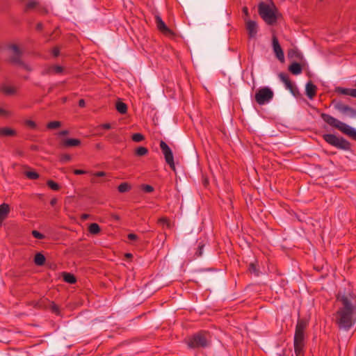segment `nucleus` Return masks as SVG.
<instances>
[{
	"label": "nucleus",
	"instance_id": "36",
	"mask_svg": "<svg viewBox=\"0 0 356 356\" xmlns=\"http://www.w3.org/2000/svg\"><path fill=\"white\" fill-rule=\"evenodd\" d=\"M47 184L51 189L54 191H58L60 189V186L52 180H48Z\"/></svg>",
	"mask_w": 356,
	"mask_h": 356
},
{
	"label": "nucleus",
	"instance_id": "5",
	"mask_svg": "<svg viewBox=\"0 0 356 356\" xmlns=\"http://www.w3.org/2000/svg\"><path fill=\"white\" fill-rule=\"evenodd\" d=\"M186 343L191 349L205 348L211 344V337L208 332L201 330L189 337Z\"/></svg>",
	"mask_w": 356,
	"mask_h": 356
},
{
	"label": "nucleus",
	"instance_id": "42",
	"mask_svg": "<svg viewBox=\"0 0 356 356\" xmlns=\"http://www.w3.org/2000/svg\"><path fill=\"white\" fill-rule=\"evenodd\" d=\"M32 235L33 237L38 239H43L44 238V234H41L37 230H33L32 231Z\"/></svg>",
	"mask_w": 356,
	"mask_h": 356
},
{
	"label": "nucleus",
	"instance_id": "57",
	"mask_svg": "<svg viewBox=\"0 0 356 356\" xmlns=\"http://www.w3.org/2000/svg\"><path fill=\"white\" fill-rule=\"evenodd\" d=\"M31 149L34 151H37L38 149V147L37 145H31Z\"/></svg>",
	"mask_w": 356,
	"mask_h": 356
},
{
	"label": "nucleus",
	"instance_id": "10",
	"mask_svg": "<svg viewBox=\"0 0 356 356\" xmlns=\"http://www.w3.org/2000/svg\"><path fill=\"white\" fill-rule=\"evenodd\" d=\"M160 148L164 155L165 162L170 165L172 170H175V165L174 162V156L168 144L163 140L160 142Z\"/></svg>",
	"mask_w": 356,
	"mask_h": 356
},
{
	"label": "nucleus",
	"instance_id": "41",
	"mask_svg": "<svg viewBox=\"0 0 356 356\" xmlns=\"http://www.w3.org/2000/svg\"><path fill=\"white\" fill-rule=\"evenodd\" d=\"M72 157L70 154H62L60 159V161L63 163L68 162L71 160Z\"/></svg>",
	"mask_w": 356,
	"mask_h": 356
},
{
	"label": "nucleus",
	"instance_id": "25",
	"mask_svg": "<svg viewBox=\"0 0 356 356\" xmlns=\"http://www.w3.org/2000/svg\"><path fill=\"white\" fill-rule=\"evenodd\" d=\"M1 90L6 95H14L16 92V88L11 86L3 85L1 86Z\"/></svg>",
	"mask_w": 356,
	"mask_h": 356
},
{
	"label": "nucleus",
	"instance_id": "14",
	"mask_svg": "<svg viewBox=\"0 0 356 356\" xmlns=\"http://www.w3.org/2000/svg\"><path fill=\"white\" fill-rule=\"evenodd\" d=\"M63 72V67L60 65H51L43 70L41 72L42 75L51 74H60Z\"/></svg>",
	"mask_w": 356,
	"mask_h": 356
},
{
	"label": "nucleus",
	"instance_id": "7",
	"mask_svg": "<svg viewBox=\"0 0 356 356\" xmlns=\"http://www.w3.org/2000/svg\"><path fill=\"white\" fill-rule=\"evenodd\" d=\"M323 138L327 143L337 149L348 151L351 148L350 143L343 137H337L332 134H325L323 135Z\"/></svg>",
	"mask_w": 356,
	"mask_h": 356
},
{
	"label": "nucleus",
	"instance_id": "33",
	"mask_svg": "<svg viewBox=\"0 0 356 356\" xmlns=\"http://www.w3.org/2000/svg\"><path fill=\"white\" fill-rule=\"evenodd\" d=\"M61 126V122L59 121H51L47 124V128L48 129H55L59 128Z\"/></svg>",
	"mask_w": 356,
	"mask_h": 356
},
{
	"label": "nucleus",
	"instance_id": "47",
	"mask_svg": "<svg viewBox=\"0 0 356 356\" xmlns=\"http://www.w3.org/2000/svg\"><path fill=\"white\" fill-rule=\"evenodd\" d=\"M52 54L54 55V56L55 57H57L59 56L60 54V50L58 47H54L53 49H52Z\"/></svg>",
	"mask_w": 356,
	"mask_h": 356
},
{
	"label": "nucleus",
	"instance_id": "2",
	"mask_svg": "<svg viewBox=\"0 0 356 356\" xmlns=\"http://www.w3.org/2000/svg\"><path fill=\"white\" fill-rule=\"evenodd\" d=\"M308 324V321L305 318H298L297 321L293 339L294 352L296 356H304L305 330Z\"/></svg>",
	"mask_w": 356,
	"mask_h": 356
},
{
	"label": "nucleus",
	"instance_id": "31",
	"mask_svg": "<svg viewBox=\"0 0 356 356\" xmlns=\"http://www.w3.org/2000/svg\"><path fill=\"white\" fill-rule=\"evenodd\" d=\"M130 189L131 186L127 182H123L120 184L118 187V190L120 193H126L129 191Z\"/></svg>",
	"mask_w": 356,
	"mask_h": 356
},
{
	"label": "nucleus",
	"instance_id": "18",
	"mask_svg": "<svg viewBox=\"0 0 356 356\" xmlns=\"http://www.w3.org/2000/svg\"><path fill=\"white\" fill-rule=\"evenodd\" d=\"M81 144V140L76 138H67L65 139L62 142V145L64 147H76L79 146Z\"/></svg>",
	"mask_w": 356,
	"mask_h": 356
},
{
	"label": "nucleus",
	"instance_id": "38",
	"mask_svg": "<svg viewBox=\"0 0 356 356\" xmlns=\"http://www.w3.org/2000/svg\"><path fill=\"white\" fill-rule=\"evenodd\" d=\"M279 77L280 79V80L284 83V84H286V83H288L289 81H291L288 76L287 74L283 73V72H281L279 74Z\"/></svg>",
	"mask_w": 356,
	"mask_h": 356
},
{
	"label": "nucleus",
	"instance_id": "30",
	"mask_svg": "<svg viewBox=\"0 0 356 356\" xmlns=\"http://www.w3.org/2000/svg\"><path fill=\"white\" fill-rule=\"evenodd\" d=\"M24 175L28 179L31 180L37 179L40 177L39 174L37 172L31 170L25 171Z\"/></svg>",
	"mask_w": 356,
	"mask_h": 356
},
{
	"label": "nucleus",
	"instance_id": "21",
	"mask_svg": "<svg viewBox=\"0 0 356 356\" xmlns=\"http://www.w3.org/2000/svg\"><path fill=\"white\" fill-rule=\"evenodd\" d=\"M63 279L65 282L69 284H74L76 282V277L70 273H63Z\"/></svg>",
	"mask_w": 356,
	"mask_h": 356
},
{
	"label": "nucleus",
	"instance_id": "24",
	"mask_svg": "<svg viewBox=\"0 0 356 356\" xmlns=\"http://www.w3.org/2000/svg\"><path fill=\"white\" fill-rule=\"evenodd\" d=\"M34 262L37 266H42L45 262V257L42 253H37L34 257Z\"/></svg>",
	"mask_w": 356,
	"mask_h": 356
},
{
	"label": "nucleus",
	"instance_id": "52",
	"mask_svg": "<svg viewBox=\"0 0 356 356\" xmlns=\"http://www.w3.org/2000/svg\"><path fill=\"white\" fill-rule=\"evenodd\" d=\"M33 305L35 308H41L42 307V303L40 302H33Z\"/></svg>",
	"mask_w": 356,
	"mask_h": 356
},
{
	"label": "nucleus",
	"instance_id": "37",
	"mask_svg": "<svg viewBox=\"0 0 356 356\" xmlns=\"http://www.w3.org/2000/svg\"><path fill=\"white\" fill-rule=\"evenodd\" d=\"M141 189L144 192L148 193H152V192L154 191V188L152 186L148 185V184H143L141 186Z\"/></svg>",
	"mask_w": 356,
	"mask_h": 356
},
{
	"label": "nucleus",
	"instance_id": "58",
	"mask_svg": "<svg viewBox=\"0 0 356 356\" xmlns=\"http://www.w3.org/2000/svg\"><path fill=\"white\" fill-rule=\"evenodd\" d=\"M90 181L92 184L98 183V181L95 178H92Z\"/></svg>",
	"mask_w": 356,
	"mask_h": 356
},
{
	"label": "nucleus",
	"instance_id": "45",
	"mask_svg": "<svg viewBox=\"0 0 356 356\" xmlns=\"http://www.w3.org/2000/svg\"><path fill=\"white\" fill-rule=\"evenodd\" d=\"M74 173L76 175H85V174H87L88 172L86 171V170H79V169H76L74 170Z\"/></svg>",
	"mask_w": 356,
	"mask_h": 356
},
{
	"label": "nucleus",
	"instance_id": "28",
	"mask_svg": "<svg viewBox=\"0 0 356 356\" xmlns=\"http://www.w3.org/2000/svg\"><path fill=\"white\" fill-rule=\"evenodd\" d=\"M158 223L160 225H161L163 228L166 227L168 229H170L172 227V224L167 218H161L160 219H159Z\"/></svg>",
	"mask_w": 356,
	"mask_h": 356
},
{
	"label": "nucleus",
	"instance_id": "23",
	"mask_svg": "<svg viewBox=\"0 0 356 356\" xmlns=\"http://www.w3.org/2000/svg\"><path fill=\"white\" fill-rule=\"evenodd\" d=\"M288 56L291 58H296L298 60H302L303 56L300 51L298 49H291L288 53Z\"/></svg>",
	"mask_w": 356,
	"mask_h": 356
},
{
	"label": "nucleus",
	"instance_id": "49",
	"mask_svg": "<svg viewBox=\"0 0 356 356\" xmlns=\"http://www.w3.org/2000/svg\"><path fill=\"white\" fill-rule=\"evenodd\" d=\"M9 114L8 111L0 107V115L1 116H8Z\"/></svg>",
	"mask_w": 356,
	"mask_h": 356
},
{
	"label": "nucleus",
	"instance_id": "43",
	"mask_svg": "<svg viewBox=\"0 0 356 356\" xmlns=\"http://www.w3.org/2000/svg\"><path fill=\"white\" fill-rule=\"evenodd\" d=\"M26 124L31 129H35L37 125L35 124V122L33 120H28L26 121Z\"/></svg>",
	"mask_w": 356,
	"mask_h": 356
},
{
	"label": "nucleus",
	"instance_id": "6",
	"mask_svg": "<svg viewBox=\"0 0 356 356\" xmlns=\"http://www.w3.org/2000/svg\"><path fill=\"white\" fill-rule=\"evenodd\" d=\"M8 49L10 52L9 56V62L15 65L20 66L24 68L27 71H31L32 68L29 65L25 64L22 60V51L19 49V47L15 44H12L9 45Z\"/></svg>",
	"mask_w": 356,
	"mask_h": 356
},
{
	"label": "nucleus",
	"instance_id": "17",
	"mask_svg": "<svg viewBox=\"0 0 356 356\" xmlns=\"http://www.w3.org/2000/svg\"><path fill=\"white\" fill-rule=\"evenodd\" d=\"M9 211H10V207H9L8 204L3 203L0 205V221L1 222L7 218V216L9 213Z\"/></svg>",
	"mask_w": 356,
	"mask_h": 356
},
{
	"label": "nucleus",
	"instance_id": "4",
	"mask_svg": "<svg viewBox=\"0 0 356 356\" xmlns=\"http://www.w3.org/2000/svg\"><path fill=\"white\" fill-rule=\"evenodd\" d=\"M321 118L330 126L339 129L343 134L356 140V129L354 128L327 113H322Z\"/></svg>",
	"mask_w": 356,
	"mask_h": 356
},
{
	"label": "nucleus",
	"instance_id": "27",
	"mask_svg": "<svg viewBox=\"0 0 356 356\" xmlns=\"http://www.w3.org/2000/svg\"><path fill=\"white\" fill-rule=\"evenodd\" d=\"M286 89L289 90L290 92L294 95L296 96L297 94H299L298 89L293 85V83L289 81L288 83L285 84Z\"/></svg>",
	"mask_w": 356,
	"mask_h": 356
},
{
	"label": "nucleus",
	"instance_id": "32",
	"mask_svg": "<svg viewBox=\"0 0 356 356\" xmlns=\"http://www.w3.org/2000/svg\"><path fill=\"white\" fill-rule=\"evenodd\" d=\"M148 153V149L145 147H139L135 150V154L138 156H143Z\"/></svg>",
	"mask_w": 356,
	"mask_h": 356
},
{
	"label": "nucleus",
	"instance_id": "44",
	"mask_svg": "<svg viewBox=\"0 0 356 356\" xmlns=\"http://www.w3.org/2000/svg\"><path fill=\"white\" fill-rule=\"evenodd\" d=\"M91 175H92L94 177H105L106 175V173L103 171L96 172H90Z\"/></svg>",
	"mask_w": 356,
	"mask_h": 356
},
{
	"label": "nucleus",
	"instance_id": "34",
	"mask_svg": "<svg viewBox=\"0 0 356 356\" xmlns=\"http://www.w3.org/2000/svg\"><path fill=\"white\" fill-rule=\"evenodd\" d=\"M38 5V3L37 1H30L26 5L25 11H29L30 10L35 8Z\"/></svg>",
	"mask_w": 356,
	"mask_h": 356
},
{
	"label": "nucleus",
	"instance_id": "55",
	"mask_svg": "<svg viewBox=\"0 0 356 356\" xmlns=\"http://www.w3.org/2000/svg\"><path fill=\"white\" fill-rule=\"evenodd\" d=\"M42 23H38L37 25H36V29L38 31H41L42 29Z\"/></svg>",
	"mask_w": 356,
	"mask_h": 356
},
{
	"label": "nucleus",
	"instance_id": "26",
	"mask_svg": "<svg viewBox=\"0 0 356 356\" xmlns=\"http://www.w3.org/2000/svg\"><path fill=\"white\" fill-rule=\"evenodd\" d=\"M88 231L92 234H97L100 232L101 229L97 223H92L88 227Z\"/></svg>",
	"mask_w": 356,
	"mask_h": 356
},
{
	"label": "nucleus",
	"instance_id": "59",
	"mask_svg": "<svg viewBox=\"0 0 356 356\" xmlns=\"http://www.w3.org/2000/svg\"><path fill=\"white\" fill-rule=\"evenodd\" d=\"M131 256H132V255H131V254H130V253L127 254V257H131Z\"/></svg>",
	"mask_w": 356,
	"mask_h": 356
},
{
	"label": "nucleus",
	"instance_id": "50",
	"mask_svg": "<svg viewBox=\"0 0 356 356\" xmlns=\"http://www.w3.org/2000/svg\"><path fill=\"white\" fill-rule=\"evenodd\" d=\"M99 127L104 129H110L111 128V126L109 123H105L102 124L99 126Z\"/></svg>",
	"mask_w": 356,
	"mask_h": 356
},
{
	"label": "nucleus",
	"instance_id": "16",
	"mask_svg": "<svg viewBox=\"0 0 356 356\" xmlns=\"http://www.w3.org/2000/svg\"><path fill=\"white\" fill-rule=\"evenodd\" d=\"M335 92L340 95H349L356 98V89L355 88H346L342 87H337Z\"/></svg>",
	"mask_w": 356,
	"mask_h": 356
},
{
	"label": "nucleus",
	"instance_id": "3",
	"mask_svg": "<svg viewBox=\"0 0 356 356\" xmlns=\"http://www.w3.org/2000/svg\"><path fill=\"white\" fill-rule=\"evenodd\" d=\"M258 13L263 20L270 26L275 25L282 17L281 13L273 3L270 5L264 2L259 3Z\"/></svg>",
	"mask_w": 356,
	"mask_h": 356
},
{
	"label": "nucleus",
	"instance_id": "39",
	"mask_svg": "<svg viewBox=\"0 0 356 356\" xmlns=\"http://www.w3.org/2000/svg\"><path fill=\"white\" fill-rule=\"evenodd\" d=\"M50 309L51 311L54 313V314H59V308H58V306L57 305H56L54 302H51V305H50Z\"/></svg>",
	"mask_w": 356,
	"mask_h": 356
},
{
	"label": "nucleus",
	"instance_id": "8",
	"mask_svg": "<svg viewBox=\"0 0 356 356\" xmlns=\"http://www.w3.org/2000/svg\"><path fill=\"white\" fill-rule=\"evenodd\" d=\"M274 97L273 91L268 87H262L257 90L254 95V99L259 105H264L270 102Z\"/></svg>",
	"mask_w": 356,
	"mask_h": 356
},
{
	"label": "nucleus",
	"instance_id": "53",
	"mask_svg": "<svg viewBox=\"0 0 356 356\" xmlns=\"http://www.w3.org/2000/svg\"><path fill=\"white\" fill-rule=\"evenodd\" d=\"M79 106L81 108H83L85 107L86 106V102H85V100L83 99H79Z\"/></svg>",
	"mask_w": 356,
	"mask_h": 356
},
{
	"label": "nucleus",
	"instance_id": "19",
	"mask_svg": "<svg viewBox=\"0 0 356 356\" xmlns=\"http://www.w3.org/2000/svg\"><path fill=\"white\" fill-rule=\"evenodd\" d=\"M289 70L293 74L298 75L302 72V66L300 63L294 62L289 66Z\"/></svg>",
	"mask_w": 356,
	"mask_h": 356
},
{
	"label": "nucleus",
	"instance_id": "20",
	"mask_svg": "<svg viewBox=\"0 0 356 356\" xmlns=\"http://www.w3.org/2000/svg\"><path fill=\"white\" fill-rule=\"evenodd\" d=\"M16 134V131L9 127L0 128V136H13Z\"/></svg>",
	"mask_w": 356,
	"mask_h": 356
},
{
	"label": "nucleus",
	"instance_id": "54",
	"mask_svg": "<svg viewBox=\"0 0 356 356\" xmlns=\"http://www.w3.org/2000/svg\"><path fill=\"white\" fill-rule=\"evenodd\" d=\"M57 201H58V200H57V199H56V198H52V199L51 200V201H50V204H51L52 207H54V206H55V205L56 204Z\"/></svg>",
	"mask_w": 356,
	"mask_h": 356
},
{
	"label": "nucleus",
	"instance_id": "9",
	"mask_svg": "<svg viewBox=\"0 0 356 356\" xmlns=\"http://www.w3.org/2000/svg\"><path fill=\"white\" fill-rule=\"evenodd\" d=\"M331 104L334 108L342 115H348L352 118H356V109L337 99H333Z\"/></svg>",
	"mask_w": 356,
	"mask_h": 356
},
{
	"label": "nucleus",
	"instance_id": "22",
	"mask_svg": "<svg viewBox=\"0 0 356 356\" xmlns=\"http://www.w3.org/2000/svg\"><path fill=\"white\" fill-rule=\"evenodd\" d=\"M116 110L121 114H125L127 111V106L125 103L118 101L115 104Z\"/></svg>",
	"mask_w": 356,
	"mask_h": 356
},
{
	"label": "nucleus",
	"instance_id": "56",
	"mask_svg": "<svg viewBox=\"0 0 356 356\" xmlns=\"http://www.w3.org/2000/svg\"><path fill=\"white\" fill-rule=\"evenodd\" d=\"M89 214L83 213L81 216V219L83 220H87L89 218Z\"/></svg>",
	"mask_w": 356,
	"mask_h": 356
},
{
	"label": "nucleus",
	"instance_id": "13",
	"mask_svg": "<svg viewBox=\"0 0 356 356\" xmlns=\"http://www.w3.org/2000/svg\"><path fill=\"white\" fill-rule=\"evenodd\" d=\"M272 43H273V51L275 54L276 57L281 62H283L284 60V52H283V50H282L280 43H279L277 38L275 35L273 36Z\"/></svg>",
	"mask_w": 356,
	"mask_h": 356
},
{
	"label": "nucleus",
	"instance_id": "40",
	"mask_svg": "<svg viewBox=\"0 0 356 356\" xmlns=\"http://www.w3.org/2000/svg\"><path fill=\"white\" fill-rule=\"evenodd\" d=\"M204 247V244H201L200 243L198 245V247H197V251L195 252V256L199 257H201L202 255V252H203V248Z\"/></svg>",
	"mask_w": 356,
	"mask_h": 356
},
{
	"label": "nucleus",
	"instance_id": "12",
	"mask_svg": "<svg viewBox=\"0 0 356 356\" xmlns=\"http://www.w3.org/2000/svg\"><path fill=\"white\" fill-rule=\"evenodd\" d=\"M155 23L156 24V27L158 30L161 32L163 34L166 35H173V31L167 26L165 23L163 21L160 15H156L155 16Z\"/></svg>",
	"mask_w": 356,
	"mask_h": 356
},
{
	"label": "nucleus",
	"instance_id": "35",
	"mask_svg": "<svg viewBox=\"0 0 356 356\" xmlns=\"http://www.w3.org/2000/svg\"><path fill=\"white\" fill-rule=\"evenodd\" d=\"M131 139L134 142L139 143V142H141L142 140H143L145 139V137L143 134H141L140 133H136L132 135Z\"/></svg>",
	"mask_w": 356,
	"mask_h": 356
},
{
	"label": "nucleus",
	"instance_id": "48",
	"mask_svg": "<svg viewBox=\"0 0 356 356\" xmlns=\"http://www.w3.org/2000/svg\"><path fill=\"white\" fill-rule=\"evenodd\" d=\"M242 12L244 14V15L245 16V18L247 19V17H249V12H248V8L246 7V6H244L243 8H242Z\"/></svg>",
	"mask_w": 356,
	"mask_h": 356
},
{
	"label": "nucleus",
	"instance_id": "11",
	"mask_svg": "<svg viewBox=\"0 0 356 356\" xmlns=\"http://www.w3.org/2000/svg\"><path fill=\"white\" fill-rule=\"evenodd\" d=\"M245 22V29L247 30L250 38H255L257 37L259 27L256 21L244 18Z\"/></svg>",
	"mask_w": 356,
	"mask_h": 356
},
{
	"label": "nucleus",
	"instance_id": "51",
	"mask_svg": "<svg viewBox=\"0 0 356 356\" xmlns=\"http://www.w3.org/2000/svg\"><path fill=\"white\" fill-rule=\"evenodd\" d=\"M68 134H69V131L68 130H62V131H60L58 133V135L60 136H66V135H68Z\"/></svg>",
	"mask_w": 356,
	"mask_h": 356
},
{
	"label": "nucleus",
	"instance_id": "29",
	"mask_svg": "<svg viewBox=\"0 0 356 356\" xmlns=\"http://www.w3.org/2000/svg\"><path fill=\"white\" fill-rule=\"evenodd\" d=\"M248 271L254 274L255 276H259V270L257 268V265L255 263H250L248 266Z\"/></svg>",
	"mask_w": 356,
	"mask_h": 356
},
{
	"label": "nucleus",
	"instance_id": "15",
	"mask_svg": "<svg viewBox=\"0 0 356 356\" xmlns=\"http://www.w3.org/2000/svg\"><path fill=\"white\" fill-rule=\"evenodd\" d=\"M316 90L317 87L312 81H309L306 84V95L310 99H312L316 96Z\"/></svg>",
	"mask_w": 356,
	"mask_h": 356
},
{
	"label": "nucleus",
	"instance_id": "46",
	"mask_svg": "<svg viewBox=\"0 0 356 356\" xmlns=\"http://www.w3.org/2000/svg\"><path fill=\"white\" fill-rule=\"evenodd\" d=\"M127 238L131 241H136L138 239V236L135 234H129Z\"/></svg>",
	"mask_w": 356,
	"mask_h": 356
},
{
	"label": "nucleus",
	"instance_id": "1",
	"mask_svg": "<svg viewBox=\"0 0 356 356\" xmlns=\"http://www.w3.org/2000/svg\"><path fill=\"white\" fill-rule=\"evenodd\" d=\"M337 299L342 307L336 313V323L340 330L348 331L356 323V296L338 294Z\"/></svg>",
	"mask_w": 356,
	"mask_h": 356
}]
</instances>
